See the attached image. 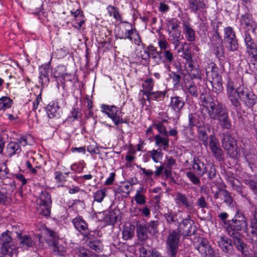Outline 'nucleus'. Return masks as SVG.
I'll list each match as a JSON object with an SVG mask.
<instances>
[{
	"mask_svg": "<svg viewBox=\"0 0 257 257\" xmlns=\"http://www.w3.org/2000/svg\"><path fill=\"white\" fill-rule=\"evenodd\" d=\"M229 79L227 84V95L231 104L235 107L241 105L240 100L248 108H251L256 103L257 97L251 91L244 87L241 78L238 82Z\"/></svg>",
	"mask_w": 257,
	"mask_h": 257,
	"instance_id": "obj_1",
	"label": "nucleus"
},
{
	"mask_svg": "<svg viewBox=\"0 0 257 257\" xmlns=\"http://www.w3.org/2000/svg\"><path fill=\"white\" fill-rule=\"evenodd\" d=\"M210 101V118L217 119L222 129L230 130L232 123L227 109L217 99Z\"/></svg>",
	"mask_w": 257,
	"mask_h": 257,
	"instance_id": "obj_2",
	"label": "nucleus"
},
{
	"mask_svg": "<svg viewBox=\"0 0 257 257\" xmlns=\"http://www.w3.org/2000/svg\"><path fill=\"white\" fill-rule=\"evenodd\" d=\"M220 23L214 22L212 23L211 38H210L211 44V50L213 54L218 58L224 55V47L223 41L218 32Z\"/></svg>",
	"mask_w": 257,
	"mask_h": 257,
	"instance_id": "obj_3",
	"label": "nucleus"
},
{
	"mask_svg": "<svg viewBox=\"0 0 257 257\" xmlns=\"http://www.w3.org/2000/svg\"><path fill=\"white\" fill-rule=\"evenodd\" d=\"M181 237L179 229H174L169 232L166 240L167 253L170 257H175L178 252L179 244Z\"/></svg>",
	"mask_w": 257,
	"mask_h": 257,
	"instance_id": "obj_4",
	"label": "nucleus"
},
{
	"mask_svg": "<svg viewBox=\"0 0 257 257\" xmlns=\"http://www.w3.org/2000/svg\"><path fill=\"white\" fill-rule=\"evenodd\" d=\"M247 223L245 217L242 214L236 215L232 219L229 225L227 227L226 230L229 235H233L235 233H239L238 231L244 230L246 232Z\"/></svg>",
	"mask_w": 257,
	"mask_h": 257,
	"instance_id": "obj_5",
	"label": "nucleus"
},
{
	"mask_svg": "<svg viewBox=\"0 0 257 257\" xmlns=\"http://www.w3.org/2000/svg\"><path fill=\"white\" fill-rule=\"evenodd\" d=\"M101 108L102 111L111 118L116 125H118L124 122L122 118L123 113L116 106L103 104L101 105Z\"/></svg>",
	"mask_w": 257,
	"mask_h": 257,
	"instance_id": "obj_6",
	"label": "nucleus"
},
{
	"mask_svg": "<svg viewBox=\"0 0 257 257\" xmlns=\"http://www.w3.org/2000/svg\"><path fill=\"white\" fill-rule=\"evenodd\" d=\"M168 123L169 122L167 119H163L161 121H156L154 123L153 126L155 128L160 134L164 135V137H162L159 135L155 136L156 145H168V132L166 130V124Z\"/></svg>",
	"mask_w": 257,
	"mask_h": 257,
	"instance_id": "obj_7",
	"label": "nucleus"
},
{
	"mask_svg": "<svg viewBox=\"0 0 257 257\" xmlns=\"http://www.w3.org/2000/svg\"><path fill=\"white\" fill-rule=\"evenodd\" d=\"M224 39L226 46L230 51H234L238 48V43L235 37V32L230 27L224 29Z\"/></svg>",
	"mask_w": 257,
	"mask_h": 257,
	"instance_id": "obj_8",
	"label": "nucleus"
},
{
	"mask_svg": "<svg viewBox=\"0 0 257 257\" xmlns=\"http://www.w3.org/2000/svg\"><path fill=\"white\" fill-rule=\"evenodd\" d=\"M211 187L215 199L223 197L224 198V202L229 206H232L233 202L232 198L229 192L226 190L220 189L218 186L216 184L211 185Z\"/></svg>",
	"mask_w": 257,
	"mask_h": 257,
	"instance_id": "obj_9",
	"label": "nucleus"
},
{
	"mask_svg": "<svg viewBox=\"0 0 257 257\" xmlns=\"http://www.w3.org/2000/svg\"><path fill=\"white\" fill-rule=\"evenodd\" d=\"M167 30L170 38H179L181 30L179 29L180 22L175 19L172 18L166 23Z\"/></svg>",
	"mask_w": 257,
	"mask_h": 257,
	"instance_id": "obj_10",
	"label": "nucleus"
},
{
	"mask_svg": "<svg viewBox=\"0 0 257 257\" xmlns=\"http://www.w3.org/2000/svg\"><path fill=\"white\" fill-rule=\"evenodd\" d=\"M233 238V243L236 248L245 257H249V252L246 244L243 242L240 233L230 235Z\"/></svg>",
	"mask_w": 257,
	"mask_h": 257,
	"instance_id": "obj_11",
	"label": "nucleus"
},
{
	"mask_svg": "<svg viewBox=\"0 0 257 257\" xmlns=\"http://www.w3.org/2000/svg\"><path fill=\"white\" fill-rule=\"evenodd\" d=\"M72 222L75 228L83 235L87 236L89 234L88 224L82 217H76L72 220Z\"/></svg>",
	"mask_w": 257,
	"mask_h": 257,
	"instance_id": "obj_12",
	"label": "nucleus"
},
{
	"mask_svg": "<svg viewBox=\"0 0 257 257\" xmlns=\"http://www.w3.org/2000/svg\"><path fill=\"white\" fill-rule=\"evenodd\" d=\"M123 24L122 27L118 32L116 36L119 39H130L135 28H133L131 24L127 22H123Z\"/></svg>",
	"mask_w": 257,
	"mask_h": 257,
	"instance_id": "obj_13",
	"label": "nucleus"
},
{
	"mask_svg": "<svg viewBox=\"0 0 257 257\" xmlns=\"http://www.w3.org/2000/svg\"><path fill=\"white\" fill-rule=\"evenodd\" d=\"M17 233V236L19 241V246L21 248L25 249H28L30 247L33 246L34 242L32 238L27 235H23L21 232L15 231Z\"/></svg>",
	"mask_w": 257,
	"mask_h": 257,
	"instance_id": "obj_14",
	"label": "nucleus"
},
{
	"mask_svg": "<svg viewBox=\"0 0 257 257\" xmlns=\"http://www.w3.org/2000/svg\"><path fill=\"white\" fill-rule=\"evenodd\" d=\"M209 94L207 93H202L200 96L201 104V115L205 119L209 116L208 108Z\"/></svg>",
	"mask_w": 257,
	"mask_h": 257,
	"instance_id": "obj_15",
	"label": "nucleus"
},
{
	"mask_svg": "<svg viewBox=\"0 0 257 257\" xmlns=\"http://www.w3.org/2000/svg\"><path fill=\"white\" fill-rule=\"evenodd\" d=\"M50 71V67L48 64L43 65L39 68V81L42 85L46 86L49 83Z\"/></svg>",
	"mask_w": 257,
	"mask_h": 257,
	"instance_id": "obj_16",
	"label": "nucleus"
},
{
	"mask_svg": "<svg viewBox=\"0 0 257 257\" xmlns=\"http://www.w3.org/2000/svg\"><path fill=\"white\" fill-rule=\"evenodd\" d=\"M217 243L223 251L226 253H231L233 250V246L231 239L225 236H219L218 238Z\"/></svg>",
	"mask_w": 257,
	"mask_h": 257,
	"instance_id": "obj_17",
	"label": "nucleus"
},
{
	"mask_svg": "<svg viewBox=\"0 0 257 257\" xmlns=\"http://www.w3.org/2000/svg\"><path fill=\"white\" fill-rule=\"evenodd\" d=\"M242 25L245 26L248 31H251L252 33H255L256 29V24L252 20L251 16L249 14H245L241 17L240 20Z\"/></svg>",
	"mask_w": 257,
	"mask_h": 257,
	"instance_id": "obj_18",
	"label": "nucleus"
},
{
	"mask_svg": "<svg viewBox=\"0 0 257 257\" xmlns=\"http://www.w3.org/2000/svg\"><path fill=\"white\" fill-rule=\"evenodd\" d=\"M246 235L248 237L250 243L252 244H257V222L253 221L252 225H250L247 229Z\"/></svg>",
	"mask_w": 257,
	"mask_h": 257,
	"instance_id": "obj_19",
	"label": "nucleus"
},
{
	"mask_svg": "<svg viewBox=\"0 0 257 257\" xmlns=\"http://www.w3.org/2000/svg\"><path fill=\"white\" fill-rule=\"evenodd\" d=\"M183 33L188 41L192 42L195 40V32L192 28L190 24L184 21L182 23Z\"/></svg>",
	"mask_w": 257,
	"mask_h": 257,
	"instance_id": "obj_20",
	"label": "nucleus"
},
{
	"mask_svg": "<svg viewBox=\"0 0 257 257\" xmlns=\"http://www.w3.org/2000/svg\"><path fill=\"white\" fill-rule=\"evenodd\" d=\"M193 223L192 220L186 218L182 220L180 226L187 235H191L195 233V229L193 226Z\"/></svg>",
	"mask_w": 257,
	"mask_h": 257,
	"instance_id": "obj_21",
	"label": "nucleus"
},
{
	"mask_svg": "<svg viewBox=\"0 0 257 257\" xmlns=\"http://www.w3.org/2000/svg\"><path fill=\"white\" fill-rule=\"evenodd\" d=\"M185 104L183 98L176 96L171 98L170 106L176 112H179Z\"/></svg>",
	"mask_w": 257,
	"mask_h": 257,
	"instance_id": "obj_22",
	"label": "nucleus"
},
{
	"mask_svg": "<svg viewBox=\"0 0 257 257\" xmlns=\"http://www.w3.org/2000/svg\"><path fill=\"white\" fill-rule=\"evenodd\" d=\"M176 204L177 205H183L188 209L192 208L191 203L189 201L188 197L185 195L180 192H177L174 198Z\"/></svg>",
	"mask_w": 257,
	"mask_h": 257,
	"instance_id": "obj_23",
	"label": "nucleus"
},
{
	"mask_svg": "<svg viewBox=\"0 0 257 257\" xmlns=\"http://www.w3.org/2000/svg\"><path fill=\"white\" fill-rule=\"evenodd\" d=\"M63 67H58L54 73L55 77L62 83V87L64 88V83L67 81H71L73 76L68 73H60V70L63 69Z\"/></svg>",
	"mask_w": 257,
	"mask_h": 257,
	"instance_id": "obj_24",
	"label": "nucleus"
},
{
	"mask_svg": "<svg viewBox=\"0 0 257 257\" xmlns=\"http://www.w3.org/2000/svg\"><path fill=\"white\" fill-rule=\"evenodd\" d=\"M193 169L196 174L200 176L207 172L206 165L199 159H195L194 160Z\"/></svg>",
	"mask_w": 257,
	"mask_h": 257,
	"instance_id": "obj_25",
	"label": "nucleus"
},
{
	"mask_svg": "<svg viewBox=\"0 0 257 257\" xmlns=\"http://www.w3.org/2000/svg\"><path fill=\"white\" fill-rule=\"evenodd\" d=\"M188 2L189 9L194 13L205 7V3L203 0H188Z\"/></svg>",
	"mask_w": 257,
	"mask_h": 257,
	"instance_id": "obj_26",
	"label": "nucleus"
},
{
	"mask_svg": "<svg viewBox=\"0 0 257 257\" xmlns=\"http://www.w3.org/2000/svg\"><path fill=\"white\" fill-rule=\"evenodd\" d=\"M1 249L4 254L12 255L13 253L17 252V248L14 242L2 245Z\"/></svg>",
	"mask_w": 257,
	"mask_h": 257,
	"instance_id": "obj_27",
	"label": "nucleus"
},
{
	"mask_svg": "<svg viewBox=\"0 0 257 257\" xmlns=\"http://www.w3.org/2000/svg\"><path fill=\"white\" fill-rule=\"evenodd\" d=\"M166 91H151L146 96L149 101L151 100H156L161 101L164 99L166 95Z\"/></svg>",
	"mask_w": 257,
	"mask_h": 257,
	"instance_id": "obj_28",
	"label": "nucleus"
},
{
	"mask_svg": "<svg viewBox=\"0 0 257 257\" xmlns=\"http://www.w3.org/2000/svg\"><path fill=\"white\" fill-rule=\"evenodd\" d=\"M185 88L186 89V93H188L191 95L195 97L198 96L197 86L194 82L190 81L186 83L185 85Z\"/></svg>",
	"mask_w": 257,
	"mask_h": 257,
	"instance_id": "obj_29",
	"label": "nucleus"
},
{
	"mask_svg": "<svg viewBox=\"0 0 257 257\" xmlns=\"http://www.w3.org/2000/svg\"><path fill=\"white\" fill-rule=\"evenodd\" d=\"M187 65V71L192 78H200V71L197 67L194 66L192 63Z\"/></svg>",
	"mask_w": 257,
	"mask_h": 257,
	"instance_id": "obj_30",
	"label": "nucleus"
},
{
	"mask_svg": "<svg viewBox=\"0 0 257 257\" xmlns=\"http://www.w3.org/2000/svg\"><path fill=\"white\" fill-rule=\"evenodd\" d=\"M154 86V83L153 79L152 78L146 79L143 84V87L144 88L143 91V94L146 96L148 95L152 91Z\"/></svg>",
	"mask_w": 257,
	"mask_h": 257,
	"instance_id": "obj_31",
	"label": "nucleus"
},
{
	"mask_svg": "<svg viewBox=\"0 0 257 257\" xmlns=\"http://www.w3.org/2000/svg\"><path fill=\"white\" fill-rule=\"evenodd\" d=\"M51 203L52 201L51 200L50 195L47 192L42 191L39 196V198L37 200V204H51Z\"/></svg>",
	"mask_w": 257,
	"mask_h": 257,
	"instance_id": "obj_32",
	"label": "nucleus"
},
{
	"mask_svg": "<svg viewBox=\"0 0 257 257\" xmlns=\"http://www.w3.org/2000/svg\"><path fill=\"white\" fill-rule=\"evenodd\" d=\"M37 205V210L40 214L46 217L50 216L51 204H42Z\"/></svg>",
	"mask_w": 257,
	"mask_h": 257,
	"instance_id": "obj_33",
	"label": "nucleus"
},
{
	"mask_svg": "<svg viewBox=\"0 0 257 257\" xmlns=\"http://www.w3.org/2000/svg\"><path fill=\"white\" fill-rule=\"evenodd\" d=\"M13 103V101L8 96L0 98V110H5L10 108Z\"/></svg>",
	"mask_w": 257,
	"mask_h": 257,
	"instance_id": "obj_34",
	"label": "nucleus"
},
{
	"mask_svg": "<svg viewBox=\"0 0 257 257\" xmlns=\"http://www.w3.org/2000/svg\"><path fill=\"white\" fill-rule=\"evenodd\" d=\"M221 80V76L217 75L215 78H213L212 81H210L213 88V91L216 93L220 92L222 89V86Z\"/></svg>",
	"mask_w": 257,
	"mask_h": 257,
	"instance_id": "obj_35",
	"label": "nucleus"
},
{
	"mask_svg": "<svg viewBox=\"0 0 257 257\" xmlns=\"http://www.w3.org/2000/svg\"><path fill=\"white\" fill-rule=\"evenodd\" d=\"M147 232H148L147 227L145 226L140 225L137 227V236L140 240H145L148 238V236Z\"/></svg>",
	"mask_w": 257,
	"mask_h": 257,
	"instance_id": "obj_36",
	"label": "nucleus"
},
{
	"mask_svg": "<svg viewBox=\"0 0 257 257\" xmlns=\"http://www.w3.org/2000/svg\"><path fill=\"white\" fill-rule=\"evenodd\" d=\"M164 216L168 223L178 222V213L172 210H169L167 213L164 214Z\"/></svg>",
	"mask_w": 257,
	"mask_h": 257,
	"instance_id": "obj_37",
	"label": "nucleus"
},
{
	"mask_svg": "<svg viewBox=\"0 0 257 257\" xmlns=\"http://www.w3.org/2000/svg\"><path fill=\"white\" fill-rule=\"evenodd\" d=\"M162 59L164 63H166L167 64L170 65L171 64V63L174 59V54L173 52H172L169 49L167 50L163 51V55H162ZM168 69L170 70V65L168 66Z\"/></svg>",
	"mask_w": 257,
	"mask_h": 257,
	"instance_id": "obj_38",
	"label": "nucleus"
},
{
	"mask_svg": "<svg viewBox=\"0 0 257 257\" xmlns=\"http://www.w3.org/2000/svg\"><path fill=\"white\" fill-rule=\"evenodd\" d=\"M147 51H145L146 57H144V59L147 60L150 58H152L153 59L156 60L157 59V48L151 45L147 47Z\"/></svg>",
	"mask_w": 257,
	"mask_h": 257,
	"instance_id": "obj_39",
	"label": "nucleus"
},
{
	"mask_svg": "<svg viewBox=\"0 0 257 257\" xmlns=\"http://www.w3.org/2000/svg\"><path fill=\"white\" fill-rule=\"evenodd\" d=\"M50 245L53 246V251L57 254L62 255L65 252L66 248L62 244H59L57 241H52L49 243Z\"/></svg>",
	"mask_w": 257,
	"mask_h": 257,
	"instance_id": "obj_40",
	"label": "nucleus"
},
{
	"mask_svg": "<svg viewBox=\"0 0 257 257\" xmlns=\"http://www.w3.org/2000/svg\"><path fill=\"white\" fill-rule=\"evenodd\" d=\"M248 53L255 59H257V47L256 44L253 42L245 44Z\"/></svg>",
	"mask_w": 257,
	"mask_h": 257,
	"instance_id": "obj_41",
	"label": "nucleus"
},
{
	"mask_svg": "<svg viewBox=\"0 0 257 257\" xmlns=\"http://www.w3.org/2000/svg\"><path fill=\"white\" fill-rule=\"evenodd\" d=\"M158 225L159 223L157 221H151L147 224L146 227H147V230L149 233L154 235L158 232Z\"/></svg>",
	"mask_w": 257,
	"mask_h": 257,
	"instance_id": "obj_42",
	"label": "nucleus"
},
{
	"mask_svg": "<svg viewBox=\"0 0 257 257\" xmlns=\"http://www.w3.org/2000/svg\"><path fill=\"white\" fill-rule=\"evenodd\" d=\"M153 160L156 162H160L163 157V153L161 149L153 150L149 152Z\"/></svg>",
	"mask_w": 257,
	"mask_h": 257,
	"instance_id": "obj_43",
	"label": "nucleus"
},
{
	"mask_svg": "<svg viewBox=\"0 0 257 257\" xmlns=\"http://www.w3.org/2000/svg\"><path fill=\"white\" fill-rule=\"evenodd\" d=\"M106 9L110 16L113 17L117 21L121 20V16L116 7L109 6L107 7Z\"/></svg>",
	"mask_w": 257,
	"mask_h": 257,
	"instance_id": "obj_44",
	"label": "nucleus"
},
{
	"mask_svg": "<svg viewBox=\"0 0 257 257\" xmlns=\"http://www.w3.org/2000/svg\"><path fill=\"white\" fill-rule=\"evenodd\" d=\"M209 130L208 127H205L204 126H200L198 128L199 138L206 145L208 140V135L207 131Z\"/></svg>",
	"mask_w": 257,
	"mask_h": 257,
	"instance_id": "obj_45",
	"label": "nucleus"
},
{
	"mask_svg": "<svg viewBox=\"0 0 257 257\" xmlns=\"http://www.w3.org/2000/svg\"><path fill=\"white\" fill-rule=\"evenodd\" d=\"M89 247L96 252H100L103 250V245L99 240L90 241L88 243Z\"/></svg>",
	"mask_w": 257,
	"mask_h": 257,
	"instance_id": "obj_46",
	"label": "nucleus"
},
{
	"mask_svg": "<svg viewBox=\"0 0 257 257\" xmlns=\"http://www.w3.org/2000/svg\"><path fill=\"white\" fill-rule=\"evenodd\" d=\"M84 17H79L78 19L74 18L72 20V26L74 28L80 30L85 24Z\"/></svg>",
	"mask_w": 257,
	"mask_h": 257,
	"instance_id": "obj_47",
	"label": "nucleus"
},
{
	"mask_svg": "<svg viewBox=\"0 0 257 257\" xmlns=\"http://www.w3.org/2000/svg\"><path fill=\"white\" fill-rule=\"evenodd\" d=\"M78 254L79 257H97V254L84 248H80Z\"/></svg>",
	"mask_w": 257,
	"mask_h": 257,
	"instance_id": "obj_48",
	"label": "nucleus"
},
{
	"mask_svg": "<svg viewBox=\"0 0 257 257\" xmlns=\"http://www.w3.org/2000/svg\"><path fill=\"white\" fill-rule=\"evenodd\" d=\"M2 245L10 243V242H14L11 235H10V232L6 231L3 232L0 237Z\"/></svg>",
	"mask_w": 257,
	"mask_h": 257,
	"instance_id": "obj_49",
	"label": "nucleus"
},
{
	"mask_svg": "<svg viewBox=\"0 0 257 257\" xmlns=\"http://www.w3.org/2000/svg\"><path fill=\"white\" fill-rule=\"evenodd\" d=\"M134 198L136 202L139 205H144L146 202V197L144 194L139 193V192H136Z\"/></svg>",
	"mask_w": 257,
	"mask_h": 257,
	"instance_id": "obj_50",
	"label": "nucleus"
},
{
	"mask_svg": "<svg viewBox=\"0 0 257 257\" xmlns=\"http://www.w3.org/2000/svg\"><path fill=\"white\" fill-rule=\"evenodd\" d=\"M33 140L32 137L30 135L23 136L18 139V142L15 143V144L28 145L32 143Z\"/></svg>",
	"mask_w": 257,
	"mask_h": 257,
	"instance_id": "obj_51",
	"label": "nucleus"
},
{
	"mask_svg": "<svg viewBox=\"0 0 257 257\" xmlns=\"http://www.w3.org/2000/svg\"><path fill=\"white\" fill-rule=\"evenodd\" d=\"M134 235V230L130 227L124 228L122 231V237L124 240H127L132 238Z\"/></svg>",
	"mask_w": 257,
	"mask_h": 257,
	"instance_id": "obj_52",
	"label": "nucleus"
},
{
	"mask_svg": "<svg viewBox=\"0 0 257 257\" xmlns=\"http://www.w3.org/2000/svg\"><path fill=\"white\" fill-rule=\"evenodd\" d=\"M128 39L130 41L134 42V43L137 46H140L142 43L141 37L136 29L134 30L133 31V34L131 35V38Z\"/></svg>",
	"mask_w": 257,
	"mask_h": 257,
	"instance_id": "obj_53",
	"label": "nucleus"
},
{
	"mask_svg": "<svg viewBox=\"0 0 257 257\" xmlns=\"http://www.w3.org/2000/svg\"><path fill=\"white\" fill-rule=\"evenodd\" d=\"M170 78L173 80L174 87L177 88L179 87L182 78L181 75L175 72H172L170 75Z\"/></svg>",
	"mask_w": 257,
	"mask_h": 257,
	"instance_id": "obj_54",
	"label": "nucleus"
},
{
	"mask_svg": "<svg viewBox=\"0 0 257 257\" xmlns=\"http://www.w3.org/2000/svg\"><path fill=\"white\" fill-rule=\"evenodd\" d=\"M94 201L101 202L105 196V191L104 190H99L95 192L93 195Z\"/></svg>",
	"mask_w": 257,
	"mask_h": 257,
	"instance_id": "obj_55",
	"label": "nucleus"
},
{
	"mask_svg": "<svg viewBox=\"0 0 257 257\" xmlns=\"http://www.w3.org/2000/svg\"><path fill=\"white\" fill-rule=\"evenodd\" d=\"M20 146H7V151L8 155L11 157L20 152Z\"/></svg>",
	"mask_w": 257,
	"mask_h": 257,
	"instance_id": "obj_56",
	"label": "nucleus"
},
{
	"mask_svg": "<svg viewBox=\"0 0 257 257\" xmlns=\"http://www.w3.org/2000/svg\"><path fill=\"white\" fill-rule=\"evenodd\" d=\"M183 53L184 55L183 57L186 60L187 64L192 63V56L191 50L189 49H184L182 48Z\"/></svg>",
	"mask_w": 257,
	"mask_h": 257,
	"instance_id": "obj_57",
	"label": "nucleus"
},
{
	"mask_svg": "<svg viewBox=\"0 0 257 257\" xmlns=\"http://www.w3.org/2000/svg\"><path fill=\"white\" fill-rule=\"evenodd\" d=\"M131 184L125 182L119 187L118 190L119 192L128 195L131 192Z\"/></svg>",
	"mask_w": 257,
	"mask_h": 257,
	"instance_id": "obj_58",
	"label": "nucleus"
},
{
	"mask_svg": "<svg viewBox=\"0 0 257 257\" xmlns=\"http://www.w3.org/2000/svg\"><path fill=\"white\" fill-rule=\"evenodd\" d=\"M244 183L246 185L249 186L254 192L256 191V190H257V183L254 181L250 179H245L244 180Z\"/></svg>",
	"mask_w": 257,
	"mask_h": 257,
	"instance_id": "obj_59",
	"label": "nucleus"
},
{
	"mask_svg": "<svg viewBox=\"0 0 257 257\" xmlns=\"http://www.w3.org/2000/svg\"><path fill=\"white\" fill-rule=\"evenodd\" d=\"M55 179L58 183H63L65 181V177L63 175L62 172L56 171L54 172Z\"/></svg>",
	"mask_w": 257,
	"mask_h": 257,
	"instance_id": "obj_60",
	"label": "nucleus"
},
{
	"mask_svg": "<svg viewBox=\"0 0 257 257\" xmlns=\"http://www.w3.org/2000/svg\"><path fill=\"white\" fill-rule=\"evenodd\" d=\"M158 45L161 50L165 51L169 48V45L166 40L160 39L158 40Z\"/></svg>",
	"mask_w": 257,
	"mask_h": 257,
	"instance_id": "obj_61",
	"label": "nucleus"
},
{
	"mask_svg": "<svg viewBox=\"0 0 257 257\" xmlns=\"http://www.w3.org/2000/svg\"><path fill=\"white\" fill-rule=\"evenodd\" d=\"M234 143H235L234 140L233 138L229 135H225L224 136L222 139V144L223 145H233Z\"/></svg>",
	"mask_w": 257,
	"mask_h": 257,
	"instance_id": "obj_62",
	"label": "nucleus"
},
{
	"mask_svg": "<svg viewBox=\"0 0 257 257\" xmlns=\"http://www.w3.org/2000/svg\"><path fill=\"white\" fill-rule=\"evenodd\" d=\"M187 176L189 178L190 180L194 184H198L199 182V179L192 172H188L186 173Z\"/></svg>",
	"mask_w": 257,
	"mask_h": 257,
	"instance_id": "obj_63",
	"label": "nucleus"
},
{
	"mask_svg": "<svg viewBox=\"0 0 257 257\" xmlns=\"http://www.w3.org/2000/svg\"><path fill=\"white\" fill-rule=\"evenodd\" d=\"M87 151L91 154H100L99 148L98 146H88Z\"/></svg>",
	"mask_w": 257,
	"mask_h": 257,
	"instance_id": "obj_64",
	"label": "nucleus"
}]
</instances>
